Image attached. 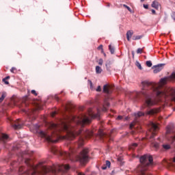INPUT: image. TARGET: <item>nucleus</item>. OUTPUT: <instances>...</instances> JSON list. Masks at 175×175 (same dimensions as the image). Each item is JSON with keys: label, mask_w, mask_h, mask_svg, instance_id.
Segmentation results:
<instances>
[{"label": "nucleus", "mask_w": 175, "mask_h": 175, "mask_svg": "<svg viewBox=\"0 0 175 175\" xmlns=\"http://www.w3.org/2000/svg\"><path fill=\"white\" fill-rule=\"evenodd\" d=\"M103 92L105 94H111V87L107 85L103 86Z\"/></svg>", "instance_id": "obj_13"}, {"label": "nucleus", "mask_w": 175, "mask_h": 175, "mask_svg": "<svg viewBox=\"0 0 175 175\" xmlns=\"http://www.w3.org/2000/svg\"><path fill=\"white\" fill-rule=\"evenodd\" d=\"M163 148H164V150H170V145H169V144H163Z\"/></svg>", "instance_id": "obj_29"}, {"label": "nucleus", "mask_w": 175, "mask_h": 175, "mask_svg": "<svg viewBox=\"0 0 175 175\" xmlns=\"http://www.w3.org/2000/svg\"><path fill=\"white\" fill-rule=\"evenodd\" d=\"M133 128H134V129H136V128H137V126H136V125H135V124L131 123V124H130V129H133Z\"/></svg>", "instance_id": "obj_33"}, {"label": "nucleus", "mask_w": 175, "mask_h": 175, "mask_svg": "<svg viewBox=\"0 0 175 175\" xmlns=\"http://www.w3.org/2000/svg\"><path fill=\"white\" fill-rule=\"evenodd\" d=\"M110 104L107 101H105L103 108L101 109L102 111H107V107L109 106Z\"/></svg>", "instance_id": "obj_15"}, {"label": "nucleus", "mask_w": 175, "mask_h": 175, "mask_svg": "<svg viewBox=\"0 0 175 175\" xmlns=\"http://www.w3.org/2000/svg\"><path fill=\"white\" fill-rule=\"evenodd\" d=\"M3 170H2V167H0V174H2Z\"/></svg>", "instance_id": "obj_47"}, {"label": "nucleus", "mask_w": 175, "mask_h": 175, "mask_svg": "<svg viewBox=\"0 0 175 175\" xmlns=\"http://www.w3.org/2000/svg\"><path fill=\"white\" fill-rule=\"evenodd\" d=\"M166 138L169 142H175V126L173 124H169L166 128Z\"/></svg>", "instance_id": "obj_5"}, {"label": "nucleus", "mask_w": 175, "mask_h": 175, "mask_svg": "<svg viewBox=\"0 0 175 175\" xmlns=\"http://www.w3.org/2000/svg\"><path fill=\"white\" fill-rule=\"evenodd\" d=\"M136 147H137V144L133 143L130 146L129 148H130V150H135V148H136Z\"/></svg>", "instance_id": "obj_24"}, {"label": "nucleus", "mask_w": 175, "mask_h": 175, "mask_svg": "<svg viewBox=\"0 0 175 175\" xmlns=\"http://www.w3.org/2000/svg\"><path fill=\"white\" fill-rule=\"evenodd\" d=\"M8 121L10 122L11 126L12 128H14V129H21L23 127V124H21L20 119L13 121L11 118H9Z\"/></svg>", "instance_id": "obj_10"}, {"label": "nucleus", "mask_w": 175, "mask_h": 175, "mask_svg": "<svg viewBox=\"0 0 175 175\" xmlns=\"http://www.w3.org/2000/svg\"><path fill=\"white\" fill-rule=\"evenodd\" d=\"M23 113H25L27 114L28 118L29 120H31V121H33L35 120V116H33V113H35V111L33 109H23Z\"/></svg>", "instance_id": "obj_11"}, {"label": "nucleus", "mask_w": 175, "mask_h": 175, "mask_svg": "<svg viewBox=\"0 0 175 175\" xmlns=\"http://www.w3.org/2000/svg\"><path fill=\"white\" fill-rule=\"evenodd\" d=\"M158 131H159V127L158 126V124L150 122V132L151 133V135L150 137V142H152V139H154V137H155V135H157Z\"/></svg>", "instance_id": "obj_8"}, {"label": "nucleus", "mask_w": 175, "mask_h": 175, "mask_svg": "<svg viewBox=\"0 0 175 175\" xmlns=\"http://www.w3.org/2000/svg\"><path fill=\"white\" fill-rule=\"evenodd\" d=\"M138 129H141V127L139 126V127H138Z\"/></svg>", "instance_id": "obj_55"}, {"label": "nucleus", "mask_w": 175, "mask_h": 175, "mask_svg": "<svg viewBox=\"0 0 175 175\" xmlns=\"http://www.w3.org/2000/svg\"><path fill=\"white\" fill-rule=\"evenodd\" d=\"M96 72L98 74L102 73V68L99 66H96Z\"/></svg>", "instance_id": "obj_23"}, {"label": "nucleus", "mask_w": 175, "mask_h": 175, "mask_svg": "<svg viewBox=\"0 0 175 175\" xmlns=\"http://www.w3.org/2000/svg\"><path fill=\"white\" fill-rule=\"evenodd\" d=\"M96 113L94 109L90 108L88 115H82L81 118L72 116L71 122H75L80 129L72 126L69 123L62 122L61 124L49 123L48 129L43 131H38L41 137H44L49 143H57L58 140H75L77 136L83 133V127L87 124H90L92 118L100 117V109L97 108Z\"/></svg>", "instance_id": "obj_1"}, {"label": "nucleus", "mask_w": 175, "mask_h": 175, "mask_svg": "<svg viewBox=\"0 0 175 175\" xmlns=\"http://www.w3.org/2000/svg\"><path fill=\"white\" fill-rule=\"evenodd\" d=\"M161 111L160 108H154L149 111H147L145 113L142 111H138L137 113H134L135 118H139V117H143L145 114L146 116H154V114H157Z\"/></svg>", "instance_id": "obj_7"}, {"label": "nucleus", "mask_w": 175, "mask_h": 175, "mask_svg": "<svg viewBox=\"0 0 175 175\" xmlns=\"http://www.w3.org/2000/svg\"><path fill=\"white\" fill-rule=\"evenodd\" d=\"M103 45H100L98 47V50H103Z\"/></svg>", "instance_id": "obj_40"}, {"label": "nucleus", "mask_w": 175, "mask_h": 175, "mask_svg": "<svg viewBox=\"0 0 175 175\" xmlns=\"http://www.w3.org/2000/svg\"><path fill=\"white\" fill-rule=\"evenodd\" d=\"M139 161L142 163L138 167V170L140 172V175H151L147 170H148V166L152 165V156L150 154H144L141 157Z\"/></svg>", "instance_id": "obj_4"}, {"label": "nucleus", "mask_w": 175, "mask_h": 175, "mask_svg": "<svg viewBox=\"0 0 175 175\" xmlns=\"http://www.w3.org/2000/svg\"><path fill=\"white\" fill-rule=\"evenodd\" d=\"M152 14H155L156 12L154 11V10H152Z\"/></svg>", "instance_id": "obj_48"}, {"label": "nucleus", "mask_w": 175, "mask_h": 175, "mask_svg": "<svg viewBox=\"0 0 175 175\" xmlns=\"http://www.w3.org/2000/svg\"><path fill=\"white\" fill-rule=\"evenodd\" d=\"M146 66H148V68H151V66H152V63L151 62V61L146 62Z\"/></svg>", "instance_id": "obj_30"}, {"label": "nucleus", "mask_w": 175, "mask_h": 175, "mask_svg": "<svg viewBox=\"0 0 175 175\" xmlns=\"http://www.w3.org/2000/svg\"><path fill=\"white\" fill-rule=\"evenodd\" d=\"M143 1H144V0H141V2H143Z\"/></svg>", "instance_id": "obj_54"}, {"label": "nucleus", "mask_w": 175, "mask_h": 175, "mask_svg": "<svg viewBox=\"0 0 175 175\" xmlns=\"http://www.w3.org/2000/svg\"><path fill=\"white\" fill-rule=\"evenodd\" d=\"M162 70V64L155 66L154 70H153L154 73H159Z\"/></svg>", "instance_id": "obj_14"}, {"label": "nucleus", "mask_w": 175, "mask_h": 175, "mask_svg": "<svg viewBox=\"0 0 175 175\" xmlns=\"http://www.w3.org/2000/svg\"><path fill=\"white\" fill-rule=\"evenodd\" d=\"M10 72L11 73H17V68H16V67H12L10 69Z\"/></svg>", "instance_id": "obj_28"}, {"label": "nucleus", "mask_w": 175, "mask_h": 175, "mask_svg": "<svg viewBox=\"0 0 175 175\" xmlns=\"http://www.w3.org/2000/svg\"><path fill=\"white\" fill-rule=\"evenodd\" d=\"M150 146L152 148H154V150H158L159 148V144L155 142H152Z\"/></svg>", "instance_id": "obj_17"}, {"label": "nucleus", "mask_w": 175, "mask_h": 175, "mask_svg": "<svg viewBox=\"0 0 175 175\" xmlns=\"http://www.w3.org/2000/svg\"><path fill=\"white\" fill-rule=\"evenodd\" d=\"M98 134H99V135H100V137L101 138V139H105V133H103V131H102V130H99L98 131Z\"/></svg>", "instance_id": "obj_22"}, {"label": "nucleus", "mask_w": 175, "mask_h": 175, "mask_svg": "<svg viewBox=\"0 0 175 175\" xmlns=\"http://www.w3.org/2000/svg\"><path fill=\"white\" fill-rule=\"evenodd\" d=\"M96 91L98 92H100V91H102V88H100V86H98L97 89H96Z\"/></svg>", "instance_id": "obj_37"}, {"label": "nucleus", "mask_w": 175, "mask_h": 175, "mask_svg": "<svg viewBox=\"0 0 175 175\" xmlns=\"http://www.w3.org/2000/svg\"><path fill=\"white\" fill-rule=\"evenodd\" d=\"M159 6V3H158L157 1H153L152 3V8H154V9L158 10Z\"/></svg>", "instance_id": "obj_19"}, {"label": "nucleus", "mask_w": 175, "mask_h": 175, "mask_svg": "<svg viewBox=\"0 0 175 175\" xmlns=\"http://www.w3.org/2000/svg\"><path fill=\"white\" fill-rule=\"evenodd\" d=\"M9 79H10V77L8 76V77H5L4 79H3V81H5V80H9Z\"/></svg>", "instance_id": "obj_39"}, {"label": "nucleus", "mask_w": 175, "mask_h": 175, "mask_svg": "<svg viewBox=\"0 0 175 175\" xmlns=\"http://www.w3.org/2000/svg\"><path fill=\"white\" fill-rule=\"evenodd\" d=\"M123 7L125 8L126 9H127V10H129V12H132V9H131V8H129V6L124 4Z\"/></svg>", "instance_id": "obj_32"}, {"label": "nucleus", "mask_w": 175, "mask_h": 175, "mask_svg": "<svg viewBox=\"0 0 175 175\" xmlns=\"http://www.w3.org/2000/svg\"><path fill=\"white\" fill-rule=\"evenodd\" d=\"M55 114H57V112L53 111V112L51 113V117H55Z\"/></svg>", "instance_id": "obj_38"}, {"label": "nucleus", "mask_w": 175, "mask_h": 175, "mask_svg": "<svg viewBox=\"0 0 175 175\" xmlns=\"http://www.w3.org/2000/svg\"><path fill=\"white\" fill-rule=\"evenodd\" d=\"M137 132H142V131H140L139 129H137Z\"/></svg>", "instance_id": "obj_52"}, {"label": "nucleus", "mask_w": 175, "mask_h": 175, "mask_svg": "<svg viewBox=\"0 0 175 175\" xmlns=\"http://www.w3.org/2000/svg\"><path fill=\"white\" fill-rule=\"evenodd\" d=\"M31 94L35 96H38V93H36V90H31Z\"/></svg>", "instance_id": "obj_36"}, {"label": "nucleus", "mask_w": 175, "mask_h": 175, "mask_svg": "<svg viewBox=\"0 0 175 175\" xmlns=\"http://www.w3.org/2000/svg\"><path fill=\"white\" fill-rule=\"evenodd\" d=\"M92 135H94V132L90 130H86L83 134L79 137V141L77 142L78 148L83 147V146H84V140L92 137Z\"/></svg>", "instance_id": "obj_6"}, {"label": "nucleus", "mask_w": 175, "mask_h": 175, "mask_svg": "<svg viewBox=\"0 0 175 175\" xmlns=\"http://www.w3.org/2000/svg\"><path fill=\"white\" fill-rule=\"evenodd\" d=\"M3 83H5V84L8 85L9 84V81H8L7 80L3 81Z\"/></svg>", "instance_id": "obj_44"}, {"label": "nucleus", "mask_w": 175, "mask_h": 175, "mask_svg": "<svg viewBox=\"0 0 175 175\" xmlns=\"http://www.w3.org/2000/svg\"><path fill=\"white\" fill-rule=\"evenodd\" d=\"M25 163L27 167V168L23 166L20 167L18 170L19 175H39L42 172L44 173V174H47V173H53V174L55 175L58 174V173L65 174V173L70 169L69 165L64 164H57L53 167H47L44 165L46 161H40L38 164L35 165L33 161L31 159H25Z\"/></svg>", "instance_id": "obj_2"}, {"label": "nucleus", "mask_w": 175, "mask_h": 175, "mask_svg": "<svg viewBox=\"0 0 175 175\" xmlns=\"http://www.w3.org/2000/svg\"><path fill=\"white\" fill-rule=\"evenodd\" d=\"M101 53L102 54H105V51H103V49H101Z\"/></svg>", "instance_id": "obj_50"}, {"label": "nucleus", "mask_w": 175, "mask_h": 175, "mask_svg": "<svg viewBox=\"0 0 175 175\" xmlns=\"http://www.w3.org/2000/svg\"><path fill=\"white\" fill-rule=\"evenodd\" d=\"M5 98H6V94L5 92H3L1 97L0 98V103L1 102H3V99H5Z\"/></svg>", "instance_id": "obj_25"}, {"label": "nucleus", "mask_w": 175, "mask_h": 175, "mask_svg": "<svg viewBox=\"0 0 175 175\" xmlns=\"http://www.w3.org/2000/svg\"><path fill=\"white\" fill-rule=\"evenodd\" d=\"M105 66L107 68V70H110V68H111V62L109 60H107L106 62Z\"/></svg>", "instance_id": "obj_20"}, {"label": "nucleus", "mask_w": 175, "mask_h": 175, "mask_svg": "<svg viewBox=\"0 0 175 175\" xmlns=\"http://www.w3.org/2000/svg\"><path fill=\"white\" fill-rule=\"evenodd\" d=\"M142 38V36H134L133 37V40H139Z\"/></svg>", "instance_id": "obj_27"}, {"label": "nucleus", "mask_w": 175, "mask_h": 175, "mask_svg": "<svg viewBox=\"0 0 175 175\" xmlns=\"http://www.w3.org/2000/svg\"><path fill=\"white\" fill-rule=\"evenodd\" d=\"M11 105L13 106H18V107H24V106H27V103L25 101H21V99L18 98H12Z\"/></svg>", "instance_id": "obj_9"}, {"label": "nucleus", "mask_w": 175, "mask_h": 175, "mask_svg": "<svg viewBox=\"0 0 175 175\" xmlns=\"http://www.w3.org/2000/svg\"><path fill=\"white\" fill-rule=\"evenodd\" d=\"M104 57H106V53L104 52V53H103Z\"/></svg>", "instance_id": "obj_51"}, {"label": "nucleus", "mask_w": 175, "mask_h": 175, "mask_svg": "<svg viewBox=\"0 0 175 175\" xmlns=\"http://www.w3.org/2000/svg\"><path fill=\"white\" fill-rule=\"evenodd\" d=\"M109 50L111 53V54H114V47H113L111 45H109Z\"/></svg>", "instance_id": "obj_26"}, {"label": "nucleus", "mask_w": 175, "mask_h": 175, "mask_svg": "<svg viewBox=\"0 0 175 175\" xmlns=\"http://www.w3.org/2000/svg\"><path fill=\"white\" fill-rule=\"evenodd\" d=\"M16 163L18 164V162L14 161V162H12V163H11V165H12V166H14V165H16Z\"/></svg>", "instance_id": "obj_42"}, {"label": "nucleus", "mask_w": 175, "mask_h": 175, "mask_svg": "<svg viewBox=\"0 0 175 175\" xmlns=\"http://www.w3.org/2000/svg\"><path fill=\"white\" fill-rule=\"evenodd\" d=\"M132 35H133V31L132 30H129L126 32V38L129 42L131 40V38H132Z\"/></svg>", "instance_id": "obj_16"}, {"label": "nucleus", "mask_w": 175, "mask_h": 175, "mask_svg": "<svg viewBox=\"0 0 175 175\" xmlns=\"http://www.w3.org/2000/svg\"><path fill=\"white\" fill-rule=\"evenodd\" d=\"M9 140V135L5 133L0 134V142L3 144H5L6 142Z\"/></svg>", "instance_id": "obj_12"}, {"label": "nucleus", "mask_w": 175, "mask_h": 175, "mask_svg": "<svg viewBox=\"0 0 175 175\" xmlns=\"http://www.w3.org/2000/svg\"><path fill=\"white\" fill-rule=\"evenodd\" d=\"M144 8L145 9H148V5L144 4Z\"/></svg>", "instance_id": "obj_43"}, {"label": "nucleus", "mask_w": 175, "mask_h": 175, "mask_svg": "<svg viewBox=\"0 0 175 175\" xmlns=\"http://www.w3.org/2000/svg\"><path fill=\"white\" fill-rule=\"evenodd\" d=\"M142 53H143V49H138L137 50V54H142Z\"/></svg>", "instance_id": "obj_34"}, {"label": "nucleus", "mask_w": 175, "mask_h": 175, "mask_svg": "<svg viewBox=\"0 0 175 175\" xmlns=\"http://www.w3.org/2000/svg\"><path fill=\"white\" fill-rule=\"evenodd\" d=\"M168 166H170V167H173V169H175V157L172 159V162L168 164Z\"/></svg>", "instance_id": "obj_21"}, {"label": "nucleus", "mask_w": 175, "mask_h": 175, "mask_svg": "<svg viewBox=\"0 0 175 175\" xmlns=\"http://www.w3.org/2000/svg\"><path fill=\"white\" fill-rule=\"evenodd\" d=\"M77 175H85V174H84V173H82V172H79V173L77 174Z\"/></svg>", "instance_id": "obj_46"}, {"label": "nucleus", "mask_w": 175, "mask_h": 175, "mask_svg": "<svg viewBox=\"0 0 175 175\" xmlns=\"http://www.w3.org/2000/svg\"><path fill=\"white\" fill-rule=\"evenodd\" d=\"M98 65H103V59H98Z\"/></svg>", "instance_id": "obj_35"}, {"label": "nucleus", "mask_w": 175, "mask_h": 175, "mask_svg": "<svg viewBox=\"0 0 175 175\" xmlns=\"http://www.w3.org/2000/svg\"><path fill=\"white\" fill-rule=\"evenodd\" d=\"M111 165V163H110V161H106L105 165H103L102 167L103 170H106V169H107V167H110Z\"/></svg>", "instance_id": "obj_18"}, {"label": "nucleus", "mask_w": 175, "mask_h": 175, "mask_svg": "<svg viewBox=\"0 0 175 175\" xmlns=\"http://www.w3.org/2000/svg\"><path fill=\"white\" fill-rule=\"evenodd\" d=\"M51 152L55 155H60L64 159H69L71 162H80L82 165L88 163L90 161V149L84 148L79 154V155H75V148L70 150L69 152L66 151L59 150L55 146H52L51 148Z\"/></svg>", "instance_id": "obj_3"}, {"label": "nucleus", "mask_w": 175, "mask_h": 175, "mask_svg": "<svg viewBox=\"0 0 175 175\" xmlns=\"http://www.w3.org/2000/svg\"><path fill=\"white\" fill-rule=\"evenodd\" d=\"M135 65H136V66H137L138 68H139L140 70H142V69H143V68H142V64H140L139 63V62H136Z\"/></svg>", "instance_id": "obj_31"}, {"label": "nucleus", "mask_w": 175, "mask_h": 175, "mask_svg": "<svg viewBox=\"0 0 175 175\" xmlns=\"http://www.w3.org/2000/svg\"><path fill=\"white\" fill-rule=\"evenodd\" d=\"M21 159H23V157L19 158V159H18V163H20V161H21Z\"/></svg>", "instance_id": "obj_49"}, {"label": "nucleus", "mask_w": 175, "mask_h": 175, "mask_svg": "<svg viewBox=\"0 0 175 175\" xmlns=\"http://www.w3.org/2000/svg\"><path fill=\"white\" fill-rule=\"evenodd\" d=\"M122 118V116H118L117 120H121Z\"/></svg>", "instance_id": "obj_45"}, {"label": "nucleus", "mask_w": 175, "mask_h": 175, "mask_svg": "<svg viewBox=\"0 0 175 175\" xmlns=\"http://www.w3.org/2000/svg\"><path fill=\"white\" fill-rule=\"evenodd\" d=\"M172 17L173 20H174V21H175V12L172 13Z\"/></svg>", "instance_id": "obj_41"}, {"label": "nucleus", "mask_w": 175, "mask_h": 175, "mask_svg": "<svg viewBox=\"0 0 175 175\" xmlns=\"http://www.w3.org/2000/svg\"><path fill=\"white\" fill-rule=\"evenodd\" d=\"M5 148H8V145L5 146Z\"/></svg>", "instance_id": "obj_53"}]
</instances>
